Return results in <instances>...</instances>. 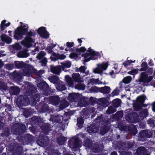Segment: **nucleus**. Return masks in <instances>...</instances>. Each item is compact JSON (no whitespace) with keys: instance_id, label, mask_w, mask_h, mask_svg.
<instances>
[{"instance_id":"1","label":"nucleus","mask_w":155,"mask_h":155,"mask_svg":"<svg viewBox=\"0 0 155 155\" xmlns=\"http://www.w3.org/2000/svg\"><path fill=\"white\" fill-rule=\"evenodd\" d=\"M29 27L28 24H24L17 27L14 30L13 37L17 40L22 39L23 36L25 35L24 40L25 44L31 46V44L35 42V38L36 35V32L34 30L28 31Z\"/></svg>"},{"instance_id":"2","label":"nucleus","mask_w":155,"mask_h":155,"mask_svg":"<svg viewBox=\"0 0 155 155\" xmlns=\"http://www.w3.org/2000/svg\"><path fill=\"white\" fill-rule=\"evenodd\" d=\"M12 128L14 134L18 135L17 137V140L19 141L22 142L25 144H28L32 142L33 140V136L30 134H26L22 137L21 135L25 133L26 130L25 126L23 124L15 123L12 126Z\"/></svg>"},{"instance_id":"3","label":"nucleus","mask_w":155,"mask_h":155,"mask_svg":"<svg viewBox=\"0 0 155 155\" xmlns=\"http://www.w3.org/2000/svg\"><path fill=\"white\" fill-rule=\"evenodd\" d=\"M139 116L137 113L132 112L127 113L125 116L126 120L129 122L135 123L139 120Z\"/></svg>"},{"instance_id":"4","label":"nucleus","mask_w":155,"mask_h":155,"mask_svg":"<svg viewBox=\"0 0 155 155\" xmlns=\"http://www.w3.org/2000/svg\"><path fill=\"white\" fill-rule=\"evenodd\" d=\"M28 100V97L27 95H20L17 98L16 104L19 108H21L27 105Z\"/></svg>"},{"instance_id":"5","label":"nucleus","mask_w":155,"mask_h":155,"mask_svg":"<svg viewBox=\"0 0 155 155\" xmlns=\"http://www.w3.org/2000/svg\"><path fill=\"white\" fill-rule=\"evenodd\" d=\"M38 87L46 95L48 96L51 93L48 85L45 81H42L37 85Z\"/></svg>"},{"instance_id":"6","label":"nucleus","mask_w":155,"mask_h":155,"mask_svg":"<svg viewBox=\"0 0 155 155\" xmlns=\"http://www.w3.org/2000/svg\"><path fill=\"white\" fill-rule=\"evenodd\" d=\"M49 140L48 138L43 135H40L36 142L37 144L42 147H46Z\"/></svg>"},{"instance_id":"7","label":"nucleus","mask_w":155,"mask_h":155,"mask_svg":"<svg viewBox=\"0 0 155 155\" xmlns=\"http://www.w3.org/2000/svg\"><path fill=\"white\" fill-rule=\"evenodd\" d=\"M148 75L146 74V72H142L141 73L140 78L139 81L141 82L144 83H149L153 79V77L152 76H148Z\"/></svg>"},{"instance_id":"8","label":"nucleus","mask_w":155,"mask_h":155,"mask_svg":"<svg viewBox=\"0 0 155 155\" xmlns=\"http://www.w3.org/2000/svg\"><path fill=\"white\" fill-rule=\"evenodd\" d=\"M87 51L91 54V56L90 57L89 59H86L85 61V62H88L91 60H95L98 58V57L100 55L99 52H97L93 51L91 47L88 48Z\"/></svg>"},{"instance_id":"9","label":"nucleus","mask_w":155,"mask_h":155,"mask_svg":"<svg viewBox=\"0 0 155 155\" xmlns=\"http://www.w3.org/2000/svg\"><path fill=\"white\" fill-rule=\"evenodd\" d=\"M48 100L51 104L55 106H57L60 103V99L58 96L55 95L50 97Z\"/></svg>"},{"instance_id":"10","label":"nucleus","mask_w":155,"mask_h":155,"mask_svg":"<svg viewBox=\"0 0 155 155\" xmlns=\"http://www.w3.org/2000/svg\"><path fill=\"white\" fill-rule=\"evenodd\" d=\"M80 94L78 93L70 94L68 97V100L70 102H76L80 99Z\"/></svg>"},{"instance_id":"11","label":"nucleus","mask_w":155,"mask_h":155,"mask_svg":"<svg viewBox=\"0 0 155 155\" xmlns=\"http://www.w3.org/2000/svg\"><path fill=\"white\" fill-rule=\"evenodd\" d=\"M99 126L96 124H91L87 127V132L89 133H95L98 131Z\"/></svg>"},{"instance_id":"12","label":"nucleus","mask_w":155,"mask_h":155,"mask_svg":"<svg viewBox=\"0 0 155 155\" xmlns=\"http://www.w3.org/2000/svg\"><path fill=\"white\" fill-rule=\"evenodd\" d=\"M43 120V118L36 116L32 117L30 120L31 125L36 126L38 127Z\"/></svg>"},{"instance_id":"13","label":"nucleus","mask_w":155,"mask_h":155,"mask_svg":"<svg viewBox=\"0 0 155 155\" xmlns=\"http://www.w3.org/2000/svg\"><path fill=\"white\" fill-rule=\"evenodd\" d=\"M27 83H28V88L26 92V95L28 97L30 96H33V94L37 91V89L33 85L30 84L29 82H28Z\"/></svg>"},{"instance_id":"14","label":"nucleus","mask_w":155,"mask_h":155,"mask_svg":"<svg viewBox=\"0 0 155 155\" xmlns=\"http://www.w3.org/2000/svg\"><path fill=\"white\" fill-rule=\"evenodd\" d=\"M41 131L45 135H48L49 132L51 131V126L50 124H43L40 127Z\"/></svg>"},{"instance_id":"15","label":"nucleus","mask_w":155,"mask_h":155,"mask_svg":"<svg viewBox=\"0 0 155 155\" xmlns=\"http://www.w3.org/2000/svg\"><path fill=\"white\" fill-rule=\"evenodd\" d=\"M140 137L142 140H145L147 138H150L151 137L152 134L150 132L147 130H142L139 133Z\"/></svg>"},{"instance_id":"16","label":"nucleus","mask_w":155,"mask_h":155,"mask_svg":"<svg viewBox=\"0 0 155 155\" xmlns=\"http://www.w3.org/2000/svg\"><path fill=\"white\" fill-rule=\"evenodd\" d=\"M136 155H150L148 151L144 147H139L135 153Z\"/></svg>"},{"instance_id":"17","label":"nucleus","mask_w":155,"mask_h":155,"mask_svg":"<svg viewBox=\"0 0 155 155\" xmlns=\"http://www.w3.org/2000/svg\"><path fill=\"white\" fill-rule=\"evenodd\" d=\"M9 91L12 95H17L20 92V89L19 87L17 86H12L9 87Z\"/></svg>"},{"instance_id":"18","label":"nucleus","mask_w":155,"mask_h":155,"mask_svg":"<svg viewBox=\"0 0 155 155\" xmlns=\"http://www.w3.org/2000/svg\"><path fill=\"white\" fill-rule=\"evenodd\" d=\"M39 106L40 107L39 109L40 112L44 113L47 112L49 110V107L46 103L44 102H41Z\"/></svg>"},{"instance_id":"19","label":"nucleus","mask_w":155,"mask_h":155,"mask_svg":"<svg viewBox=\"0 0 155 155\" xmlns=\"http://www.w3.org/2000/svg\"><path fill=\"white\" fill-rule=\"evenodd\" d=\"M110 129V127L107 124H104L101 127L100 132L101 135H103L107 133Z\"/></svg>"},{"instance_id":"20","label":"nucleus","mask_w":155,"mask_h":155,"mask_svg":"<svg viewBox=\"0 0 155 155\" xmlns=\"http://www.w3.org/2000/svg\"><path fill=\"white\" fill-rule=\"evenodd\" d=\"M61 65L60 66L62 70L65 72L67 71L65 68H70L71 64V62L69 61H65L64 62H61Z\"/></svg>"},{"instance_id":"21","label":"nucleus","mask_w":155,"mask_h":155,"mask_svg":"<svg viewBox=\"0 0 155 155\" xmlns=\"http://www.w3.org/2000/svg\"><path fill=\"white\" fill-rule=\"evenodd\" d=\"M22 70L23 74L24 76H29L31 73V71L29 65L27 64Z\"/></svg>"},{"instance_id":"22","label":"nucleus","mask_w":155,"mask_h":155,"mask_svg":"<svg viewBox=\"0 0 155 155\" xmlns=\"http://www.w3.org/2000/svg\"><path fill=\"white\" fill-rule=\"evenodd\" d=\"M29 100L32 102V103L36 104L37 102L40 101V97L38 94H36L35 95L33 94V96H29Z\"/></svg>"},{"instance_id":"23","label":"nucleus","mask_w":155,"mask_h":155,"mask_svg":"<svg viewBox=\"0 0 155 155\" xmlns=\"http://www.w3.org/2000/svg\"><path fill=\"white\" fill-rule=\"evenodd\" d=\"M110 87L105 86L104 87H99V92L103 94H108L110 93Z\"/></svg>"},{"instance_id":"24","label":"nucleus","mask_w":155,"mask_h":155,"mask_svg":"<svg viewBox=\"0 0 155 155\" xmlns=\"http://www.w3.org/2000/svg\"><path fill=\"white\" fill-rule=\"evenodd\" d=\"M61 70L60 65L53 67L51 68V72L57 74H60Z\"/></svg>"},{"instance_id":"25","label":"nucleus","mask_w":155,"mask_h":155,"mask_svg":"<svg viewBox=\"0 0 155 155\" xmlns=\"http://www.w3.org/2000/svg\"><path fill=\"white\" fill-rule=\"evenodd\" d=\"M14 64L15 68L17 69H22L27 65V64L22 61H15Z\"/></svg>"},{"instance_id":"26","label":"nucleus","mask_w":155,"mask_h":155,"mask_svg":"<svg viewBox=\"0 0 155 155\" xmlns=\"http://www.w3.org/2000/svg\"><path fill=\"white\" fill-rule=\"evenodd\" d=\"M84 145L87 148L91 147L92 145V142L90 138L86 137L84 141Z\"/></svg>"},{"instance_id":"27","label":"nucleus","mask_w":155,"mask_h":155,"mask_svg":"<svg viewBox=\"0 0 155 155\" xmlns=\"http://www.w3.org/2000/svg\"><path fill=\"white\" fill-rule=\"evenodd\" d=\"M103 146L101 144L95 143L94 144V147H93V150L94 152L99 153L102 149Z\"/></svg>"},{"instance_id":"28","label":"nucleus","mask_w":155,"mask_h":155,"mask_svg":"<svg viewBox=\"0 0 155 155\" xmlns=\"http://www.w3.org/2000/svg\"><path fill=\"white\" fill-rule=\"evenodd\" d=\"M49 120L50 121L56 123H60L62 122L61 120L59 118L58 115H51V117Z\"/></svg>"},{"instance_id":"29","label":"nucleus","mask_w":155,"mask_h":155,"mask_svg":"<svg viewBox=\"0 0 155 155\" xmlns=\"http://www.w3.org/2000/svg\"><path fill=\"white\" fill-rule=\"evenodd\" d=\"M48 79L51 83L54 84H58L59 80L58 77L54 75L49 77L48 78Z\"/></svg>"},{"instance_id":"30","label":"nucleus","mask_w":155,"mask_h":155,"mask_svg":"<svg viewBox=\"0 0 155 155\" xmlns=\"http://www.w3.org/2000/svg\"><path fill=\"white\" fill-rule=\"evenodd\" d=\"M121 102V101L120 99L116 98L113 100L111 105L115 108H117L120 106Z\"/></svg>"},{"instance_id":"31","label":"nucleus","mask_w":155,"mask_h":155,"mask_svg":"<svg viewBox=\"0 0 155 155\" xmlns=\"http://www.w3.org/2000/svg\"><path fill=\"white\" fill-rule=\"evenodd\" d=\"M67 140V138L63 136H60L58 137L57 139V141L60 145H62L64 144L65 142Z\"/></svg>"},{"instance_id":"32","label":"nucleus","mask_w":155,"mask_h":155,"mask_svg":"<svg viewBox=\"0 0 155 155\" xmlns=\"http://www.w3.org/2000/svg\"><path fill=\"white\" fill-rule=\"evenodd\" d=\"M80 140L78 138H75L74 140V142L71 145V147L73 149H76L79 147Z\"/></svg>"},{"instance_id":"33","label":"nucleus","mask_w":155,"mask_h":155,"mask_svg":"<svg viewBox=\"0 0 155 155\" xmlns=\"http://www.w3.org/2000/svg\"><path fill=\"white\" fill-rule=\"evenodd\" d=\"M15 148L14 149L13 151H15V153L19 154L22 153L23 151V147L19 144L15 145Z\"/></svg>"},{"instance_id":"34","label":"nucleus","mask_w":155,"mask_h":155,"mask_svg":"<svg viewBox=\"0 0 155 155\" xmlns=\"http://www.w3.org/2000/svg\"><path fill=\"white\" fill-rule=\"evenodd\" d=\"M84 119L82 117H78L77 120V125L78 127L81 128L83 127V124L84 123Z\"/></svg>"},{"instance_id":"35","label":"nucleus","mask_w":155,"mask_h":155,"mask_svg":"<svg viewBox=\"0 0 155 155\" xmlns=\"http://www.w3.org/2000/svg\"><path fill=\"white\" fill-rule=\"evenodd\" d=\"M72 78L73 80L78 83L81 82V78L79 74H72Z\"/></svg>"},{"instance_id":"36","label":"nucleus","mask_w":155,"mask_h":155,"mask_svg":"<svg viewBox=\"0 0 155 155\" xmlns=\"http://www.w3.org/2000/svg\"><path fill=\"white\" fill-rule=\"evenodd\" d=\"M60 107L64 109L68 106V103L65 99H62L60 101Z\"/></svg>"},{"instance_id":"37","label":"nucleus","mask_w":155,"mask_h":155,"mask_svg":"<svg viewBox=\"0 0 155 155\" xmlns=\"http://www.w3.org/2000/svg\"><path fill=\"white\" fill-rule=\"evenodd\" d=\"M146 98L145 95H140L137 98L136 101L141 104H143Z\"/></svg>"},{"instance_id":"38","label":"nucleus","mask_w":155,"mask_h":155,"mask_svg":"<svg viewBox=\"0 0 155 155\" xmlns=\"http://www.w3.org/2000/svg\"><path fill=\"white\" fill-rule=\"evenodd\" d=\"M11 135L10 129L8 127L5 128L3 130V133L1 134L2 136L3 137H8Z\"/></svg>"},{"instance_id":"39","label":"nucleus","mask_w":155,"mask_h":155,"mask_svg":"<svg viewBox=\"0 0 155 155\" xmlns=\"http://www.w3.org/2000/svg\"><path fill=\"white\" fill-rule=\"evenodd\" d=\"M133 106L134 110L136 111H138L142 108L141 104L136 101L134 103Z\"/></svg>"},{"instance_id":"40","label":"nucleus","mask_w":155,"mask_h":155,"mask_svg":"<svg viewBox=\"0 0 155 155\" xmlns=\"http://www.w3.org/2000/svg\"><path fill=\"white\" fill-rule=\"evenodd\" d=\"M103 117L102 114L98 116L94 120L95 123H96V124L100 126L101 123H102Z\"/></svg>"},{"instance_id":"41","label":"nucleus","mask_w":155,"mask_h":155,"mask_svg":"<svg viewBox=\"0 0 155 155\" xmlns=\"http://www.w3.org/2000/svg\"><path fill=\"white\" fill-rule=\"evenodd\" d=\"M116 110V108L111 105L108 107L106 113L107 114H110L115 112Z\"/></svg>"},{"instance_id":"42","label":"nucleus","mask_w":155,"mask_h":155,"mask_svg":"<svg viewBox=\"0 0 155 155\" xmlns=\"http://www.w3.org/2000/svg\"><path fill=\"white\" fill-rule=\"evenodd\" d=\"M141 68L139 71H146L148 68L147 63L146 62H143L141 64Z\"/></svg>"},{"instance_id":"43","label":"nucleus","mask_w":155,"mask_h":155,"mask_svg":"<svg viewBox=\"0 0 155 155\" xmlns=\"http://www.w3.org/2000/svg\"><path fill=\"white\" fill-rule=\"evenodd\" d=\"M148 115V110L147 109H145L142 110L140 113V116L143 118H146Z\"/></svg>"},{"instance_id":"44","label":"nucleus","mask_w":155,"mask_h":155,"mask_svg":"<svg viewBox=\"0 0 155 155\" xmlns=\"http://www.w3.org/2000/svg\"><path fill=\"white\" fill-rule=\"evenodd\" d=\"M97 67L100 68L102 71L105 70L108 68V63L106 62L101 64H97Z\"/></svg>"},{"instance_id":"45","label":"nucleus","mask_w":155,"mask_h":155,"mask_svg":"<svg viewBox=\"0 0 155 155\" xmlns=\"http://www.w3.org/2000/svg\"><path fill=\"white\" fill-rule=\"evenodd\" d=\"M46 54L45 52L44 51H41L39 53L37 56V58L38 60H40L42 59L45 58V56L46 55Z\"/></svg>"},{"instance_id":"46","label":"nucleus","mask_w":155,"mask_h":155,"mask_svg":"<svg viewBox=\"0 0 155 155\" xmlns=\"http://www.w3.org/2000/svg\"><path fill=\"white\" fill-rule=\"evenodd\" d=\"M29 55V54L25 51H21L17 54V56L18 58H26Z\"/></svg>"},{"instance_id":"47","label":"nucleus","mask_w":155,"mask_h":155,"mask_svg":"<svg viewBox=\"0 0 155 155\" xmlns=\"http://www.w3.org/2000/svg\"><path fill=\"white\" fill-rule=\"evenodd\" d=\"M57 85L58 86L56 87L57 89L59 91H62L66 89V87L64 84H60L59 82Z\"/></svg>"},{"instance_id":"48","label":"nucleus","mask_w":155,"mask_h":155,"mask_svg":"<svg viewBox=\"0 0 155 155\" xmlns=\"http://www.w3.org/2000/svg\"><path fill=\"white\" fill-rule=\"evenodd\" d=\"M46 28L45 27H41L37 30V33L40 36L46 31Z\"/></svg>"},{"instance_id":"49","label":"nucleus","mask_w":155,"mask_h":155,"mask_svg":"<svg viewBox=\"0 0 155 155\" xmlns=\"http://www.w3.org/2000/svg\"><path fill=\"white\" fill-rule=\"evenodd\" d=\"M65 79L66 82L69 85H72L73 84V81L72 79L69 75L65 76Z\"/></svg>"},{"instance_id":"50","label":"nucleus","mask_w":155,"mask_h":155,"mask_svg":"<svg viewBox=\"0 0 155 155\" xmlns=\"http://www.w3.org/2000/svg\"><path fill=\"white\" fill-rule=\"evenodd\" d=\"M135 144V142L132 140L127 142V148L128 149L133 148L134 147Z\"/></svg>"},{"instance_id":"51","label":"nucleus","mask_w":155,"mask_h":155,"mask_svg":"<svg viewBox=\"0 0 155 155\" xmlns=\"http://www.w3.org/2000/svg\"><path fill=\"white\" fill-rule=\"evenodd\" d=\"M39 62L41 63L42 66L45 67L48 62L47 59L46 57L39 60Z\"/></svg>"},{"instance_id":"52","label":"nucleus","mask_w":155,"mask_h":155,"mask_svg":"<svg viewBox=\"0 0 155 155\" xmlns=\"http://www.w3.org/2000/svg\"><path fill=\"white\" fill-rule=\"evenodd\" d=\"M75 49L76 53L78 54L81 53H81L84 52L86 51V48L84 47H81L79 48H76Z\"/></svg>"},{"instance_id":"53","label":"nucleus","mask_w":155,"mask_h":155,"mask_svg":"<svg viewBox=\"0 0 155 155\" xmlns=\"http://www.w3.org/2000/svg\"><path fill=\"white\" fill-rule=\"evenodd\" d=\"M91 56V54L89 53H85L84 54H82L81 55V56L84 58V62H85V60L86 59H89L90 58V57Z\"/></svg>"},{"instance_id":"54","label":"nucleus","mask_w":155,"mask_h":155,"mask_svg":"<svg viewBox=\"0 0 155 155\" xmlns=\"http://www.w3.org/2000/svg\"><path fill=\"white\" fill-rule=\"evenodd\" d=\"M99 80L98 79H95L94 78H92L89 80V82L90 83H91L92 84H99Z\"/></svg>"},{"instance_id":"55","label":"nucleus","mask_w":155,"mask_h":155,"mask_svg":"<svg viewBox=\"0 0 155 155\" xmlns=\"http://www.w3.org/2000/svg\"><path fill=\"white\" fill-rule=\"evenodd\" d=\"M81 53L78 54V53L72 52L69 55V57L71 59H76L78 57V55H80Z\"/></svg>"},{"instance_id":"56","label":"nucleus","mask_w":155,"mask_h":155,"mask_svg":"<svg viewBox=\"0 0 155 155\" xmlns=\"http://www.w3.org/2000/svg\"><path fill=\"white\" fill-rule=\"evenodd\" d=\"M131 78L130 76H127L124 78L123 80V81L124 83H129L131 80Z\"/></svg>"},{"instance_id":"57","label":"nucleus","mask_w":155,"mask_h":155,"mask_svg":"<svg viewBox=\"0 0 155 155\" xmlns=\"http://www.w3.org/2000/svg\"><path fill=\"white\" fill-rule=\"evenodd\" d=\"M138 70H139L137 68L134 69L128 72L127 73L128 74L134 75L138 73Z\"/></svg>"},{"instance_id":"58","label":"nucleus","mask_w":155,"mask_h":155,"mask_svg":"<svg viewBox=\"0 0 155 155\" xmlns=\"http://www.w3.org/2000/svg\"><path fill=\"white\" fill-rule=\"evenodd\" d=\"M129 132L132 134L135 135L137 133V130L136 127H135L133 128H131L129 130Z\"/></svg>"},{"instance_id":"59","label":"nucleus","mask_w":155,"mask_h":155,"mask_svg":"<svg viewBox=\"0 0 155 155\" xmlns=\"http://www.w3.org/2000/svg\"><path fill=\"white\" fill-rule=\"evenodd\" d=\"M90 90L92 92L95 93L99 92V88L96 86L92 87Z\"/></svg>"},{"instance_id":"60","label":"nucleus","mask_w":155,"mask_h":155,"mask_svg":"<svg viewBox=\"0 0 155 155\" xmlns=\"http://www.w3.org/2000/svg\"><path fill=\"white\" fill-rule=\"evenodd\" d=\"M135 61H132L131 60H127L125 61L123 64L125 67H126L127 66L130 65L132 63H134Z\"/></svg>"},{"instance_id":"61","label":"nucleus","mask_w":155,"mask_h":155,"mask_svg":"<svg viewBox=\"0 0 155 155\" xmlns=\"http://www.w3.org/2000/svg\"><path fill=\"white\" fill-rule=\"evenodd\" d=\"M100 101L102 104L104 106H107L108 104V101L105 98H103L101 99Z\"/></svg>"},{"instance_id":"62","label":"nucleus","mask_w":155,"mask_h":155,"mask_svg":"<svg viewBox=\"0 0 155 155\" xmlns=\"http://www.w3.org/2000/svg\"><path fill=\"white\" fill-rule=\"evenodd\" d=\"M12 47L14 49L17 50H19L21 48V46L18 43H16L14 45H12Z\"/></svg>"},{"instance_id":"63","label":"nucleus","mask_w":155,"mask_h":155,"mask_svg":"<svg viewBox=\"0 0 155 155\" xmlns=\"http://www.w3.org/2000/svg\"><path fill=\"white\" fill-rule=\"evenodd\" d=\"M41 36L45 39H47L49 37V34L48 31L46 30L42 34V35Z\"/></svg>"},{"instance_id":"64","label":"nucleus","mask_w":155,"mask_h":155,"mask_svg":"<svg viewBox=\"0 0 155 155\" xmlns=\"http://www.w3.org/2000/svg\"><path fill=\"white\" fill-rule=\"evenodd\" d=\"M23 115L26 117H29L31 115L30 112L29 110H25L23 112Z\"/></svg>"}]
</instances>
